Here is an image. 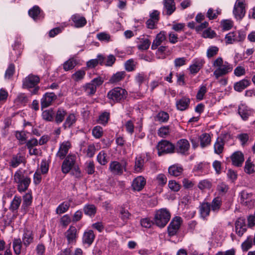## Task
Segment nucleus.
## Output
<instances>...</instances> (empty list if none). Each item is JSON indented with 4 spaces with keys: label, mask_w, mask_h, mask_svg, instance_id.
Returning a JSON list of instances; mask_svg holds the SVG:
<instances>
[{
    "label": "nucleus",
    "mask_w": 255,
    "mask_h": 255,
    "mask_svg": "<svg viewBox=\"0 0 255 255\" xmlns=\"http://www.w3.org/2000/svg\"><path fill=\"white\" fill-rule=\"evenodd\" d=\"M213 66L217 68L213 73V75L217 79L227 75L233 70L232 65L227 61L224 62L221 57H218L214 61Z\"/></svg>",
    "instance_id": "f257e3e1"
},
{
    "label": "nucleus",
    "mask_w": 255,
    "mask_h": 255,
    "mask_svg": "<svg viewBox=\"0 0 255 255\" xmlns=\"http://www.w3.org/2000/svg\"><path fill=\"white\" fill-rule=\"evenodd\" d=\"M13 182L16 184L17 190L21 193L26 191L31 182L29 177L20 170H17L13 175Z\"/></svg>",
    "instance_id": "f03ea898"
},
{
    "label": "nucleus",
    "mask_w": 255,
    "mask_h": 255,
    "mask_svg": "<svg viewBox=\"0 0 255 255\" xmlns=\"http://www.w3.org/2000/svg\"><path fill=\"white\" fill-rule=\"evenodd\" d=\"M40 82L39 77L35 75L29 74L22 81V88L29 90L31 95L38 94L40 89L38 84Z\"/></svg>",
    "instance_id": "7ed1b4c3"
},
{
    "label": "nucleus",
    "mask_w": 255,
    "mask_h": 255,
    "mask_svg": "<svg viewBox=\"0 0 255 255\" xmlns=\"http://www.w3.org/2000/svg\"><path fill=\"white\" fill-rule=\"evenodd\" d=\"M127 91L121 87L114 88L107 94V97L111 103L123 102L127 98Z\"/></svg>",
    "instance_id": "20e7f679"
},
{
    "label": "nucleus",
    "mask_w": 255,
    "mask_h": 255,
    "mask_svg": "<svg viewBox=\"0 0 255 255\" xmlns=\"http://www.w3.org/2000/svg\"><path fill=\"white\" fill-rule=\"evenodd\" d=\"M170 219V213L166 209H161L156 211L154 219V224L159 227H165Z\"/></svg>",
    "instance_id": "39448f33"
},
{
    "label": "nucleus",
    "mask_w": 255,
    "mask_h": 255,
    "mask_svg": "<svg viewBox=\"0 0 255 255\" xmlns=\"http://www.w3.org/2000/svg\"><path fill=\"white\" fill-rule=\"evenodd\" d=\"M76 158V156L72 154H69L64 158V160L61 166V170L63 173H68L73 167L77 166Z\"/></svg>",
    "instance_id": "423d86ee"
},
{
    "label": "nucleus",
    "mask_w": 255,
    "mask_h": 255,
    "mask_svg": "<svg viewBox=\"0 0 255 255\" xmlns=\"http://www.w3.org/2000/svg\"><path fill=\"white\" fill-rule=\"evenodd\" d=\"M175 146L174 151L182 155L187 156L189 154L190 145L189 142L184 138L178 140Z\"/></svg>",
    "instance_id": "0eeeda50"
},
{
    "label": "nucleus",
    "mask_w": 255,
    "mask_h": 255,
    "mask_svg": "<svg viewBox=\"0 0 255 255\" xmlns=\"http://www.w3.org/2000/svg\"><path fill=\"white\" fill-rule=\"evenodd\" d=\"M233 12L237 19L242 20L246 13L245 0H237Z\"/></svg>",
    "instance_id": "6e6552de"
},
{
    "label": "nucleus",
    "mask_w": 255,
    "mask_h": 255,
    "mask_svg": "<svg viewBox=\"0 0 255 255\" xmlns=\"http://www.w3.org/2000/svg\"><path fill=\"white\" fill-rule=\"evenodd\" d=\"M181 217L176 216L173 218L167 228L168 234L170 237L174 236L177 234L182 223Z\"/></svg>",
    "instance_id": "1a4fd4ad"
},
{
    "label": "nucleus",
    "mask_w": 255,
    "mask_h": 255,
    "mask_svg": "<svg viewBox=\"0 0 255 255\" xmlns=\"http://www.w3.org/2000/svg\"><path fill=\"white\" fill-rule=\"evenodd\" d=\"M174 147L175 146L173 144L167 140H162L157 145L159 155L175 152Z\"/></svg>",
    "instance_id": "9d476101"
},
{
    "label": "nucleus",
    "mask_w": 255,
    "mask_h": 255,
    "mask_svg": "<svg viewBox=\"0 0 255 255\" xmlns=\"http://www.w3.org/2000/svg\"><path fill=\"white\" fill-rule=\"evenodd\" d=\"M246 38L245 32L242 31L231 32L228 33L226 36V43L232 44L236 42L243 41Z\"/></svg>",
    "instance_id": "9b49d317"
},
{
    "label": "nucleus",
    "mask_w": 255,
    "mask_h": 255,
    "mask_svg": "<svg viewBox=\"0 0 255 255\" xmlns=\"http://www.w3.org/2000/svg\"><path fill=\"white\" fill-rule=\"evenodd\" d=\"M127 165V162L125 160L122 161L121 163L114 161L110 163L109 169L113 174L122 175L124 170L126 171Z\"/></svg>",
    "instance_id": "f8f14e48"
},
{
    "label": "nucleus",
    "mask_w": 255,
    "mask_h": 255,
    "mask_svg": "<svg viewBox=\"0 0 255 255\" xmlns=\"http://www.w3.org/2000/svg\"><path fill=\"white\" fill-rule=\"evenodd\" d=\"M71 147V143L68 141H65L61 143L56 154V157L61 160L63 159L66 157Z\"/></svg>",
    "instance_id": "ddd939ff"
},
{
    "label": "nucleus",
    "mask_w": 255,
    "mask_h": 255,
    "mask_svg": "<svg viewBox=\"0 0 255 255\" xmlns=\"http://www.w3.org/2000/svg\"><path fill=\"white\" fill-rule=\"evenodd\" d=\"M146 180L142 176H138L134 178L132 182L131 188L133 191H140L144 187Z\"/></svg>",
    "instance_id": "4468645a"
},
{
    "label": "nucleus",
    "mask_w": 255,
    "mask_h": 255,
    "mask_svg": "<svg viewBox=\"0 0 255 255\" xmlns=\"http://www.w3.org/2000/svg\"><path fill=\"white\" fill-rule=\"evenodd\" d=\"M57 98L56 95L53 93H46L41 99L42 108L49 106L52 102Z\"/></svg>",
    "instance_id": "2eb2a0df"
},
{
    "label": "nucleus",
    "mask_w": 255,
    "mask_h": 255,
    "mask_svg": "<svg viewBox=\"0 0 255 255\" xmlns=\"http://www.w3.org/2000/svg\"><path fill=\"white\" fill-rule=\"evenodd\" d=\"M163 3V13H165L167 15H171L176 9L174 0H164Z\"/></svg>",
    "instance_id": "dca6fc26"
},
{
    "label": "nucleus",
    "mask_w": 255,
    "mask_h": 255,
    "mask_svg": "<svg viewBox=\"0 0 255 255\" xmlns=\"http://www.w3.org/2000/svg\"><path fill=\"white\" fill-rule=\"evenodd\" d=\"M190 103V99L186 97H183L181 99L176 100V107L178 110L184 111L188 109Z\"/></svg>",
    "instance_id": "f3484780"
},
{
    "label": "nucleus",
    "mask_w": 255,
    "mask_h": 255,
    "mask_svg": "<svg viewBox=\"0 0 255 255\" xmlns=\"http://www.w3.org/2000/svg\"><path fill=\"white\" fill-rule=\"evenodd\" d=\"M166 41V35L164 31H161L156 36L155 39L153 40L151 45V49H156L163 42Z\"/></svg>",
    "instance_id": "a211bd4d"
},
{
    "label": "nucleus",
    "mask_w": 255,
    "mask_h": 255,
    "mask_svg": "<svg viewBox=\"0 0 255 255\" xmlns=\"http://www.w3.org/2000/svg\"><path fill=\"white\" fill-rule=\"evenodd\" d=\"M204 63L205 61L203 59H198L195 60L193 64L189 67V69L190 73L193 74L197 73L202 68Z\"/></svg>",
    "instance_id": "6ab92c4d"
},
{
    "label": "nucleus",
    "mask_w": 255,
    "mask_h": 255,
    "mask_svg": "<svg viewBox=\"0 0 255 255\" xmlns=\"http://www.w3.org/2000/svg\"><path fill=\"white\" fill-rule=\"evenodd\" d=\"M235 229L236 233L241 237L247 230L245 220L242 218H239L235 223Z\"/></svg>",
    "instance_id": "aec40b11"
},
{
    "label": "nucleus",
    "mask_w": 255,
    "mask_h": 255,
    "mask_svg": "<svg viewBox=\"0 0 255 255\" xmlns=\"http://www.w3.org/2000/svg\"><path fill=\"white\" fill-rule=\"evenodd\" d=\"M105 57L103 55L99 54L97 56V58L90 60L87 62L86 65L89 68H94L96 67L98 64L103 65Z\"/></svg>",
    "instance_id": "412c9836"
},
{
    "label": "nucleus",
    "mask_w": 255,
    "mask_h": 255,
    "mask_svg": "<svg viewBox=\"0 0 255 255\" xmlns=\"http://www.w3.org/2000/svg\"><path fill=\"white\" fill-rule=\"evenodd\" d=\"M251 84V81L249 80L244 79L236 82L234 85V89L237 92H241L248 87Z\"/></svg>",
    "instance_id": "4be33fe9"
},
{
    "label": "nucleus",
    "mask_w": 255,
    "mask_h": 255,
    "mask_svg": "<svg viewBox=\"0 0 255 255\" xmlns=\"http://www.w3.org/2000/svg\"><path fill=\"white\" fill-rule=\"evenodd\" d=\"M71 19L74 23L76 27H82L85 26L87 23L86 18L80 15L79 14H75L72 16Z\"/></svg>",
    "instance_id": "5701e85b"
},
{
    "label": "nucleus",
    "mask_w": 255,
    "mask_h": 255,
    "mask_svg": "<svg viewBox=\"0 0 255 255\" xmlns=\"http://www.w3.org/2000/svg\"><path fill=\"white\" fill-rule=\"evenodd\" d=\"M65 236L68 244L75 242L77 238L76 228L74 226H70L69 229L65 233Z\"/></svg>",
    "instance_id": "b1692460"
},
{
    "label": "nucleus",
    "mask_w": 255,
    "mask_h": 255,
    "mask_svg": "<svg viewBox=\"0 0 255 255\" xmlns=\"http://www.w3.org/2000/svg\"><path fill=\"white\" fill-rule=\"evenodd\" d=\"M231 158L233 164L237 166H241L244 161V155L241 151L234 153Z\"/></svg>",
    "instance_id": "393cba45"
},
{
    "label": "nucleus",
    "mask_w": 255,
    "mask_h": 255,
    "mask_svg": "<svg viewBox=\"0 0 255 255\" xmlns=\"http://www.w3.org/2000/svg\"><path fill=\"white\" fill-rule=\"evenodd\" d=\"M183 171L182 167L177 164L172 165L168 168V173L172 176H180L182 173Z\"/></svg>",
    "instance_id": "a878e982"
},
{
    "label": "nucleus",
    "mask_w": 255,
    "mask_h": 255,
    "mask_svg": "<svg viewBox=\"0 0 255 255\" xmlns=\"http://www.w3.org/2000/svg\"><path fill=\"white\" fill-rule=\"evenodd\" d=\"M144 160L141 156L136 157L135 159L134 172L140 173L143 170Z\"/></svg>",
    "instance_id": "bb28decb"
},
{
    "label": "nucleus",
    "mask_w": 255,
    "mask_h": 255,
    "mask_svg": "<svg viewBox=\"0 0 255 255\" xmlns=\"http://www.w3.org/2000/svg\"><path fill=\"white\" fill-rule=\"evenodd\" d=\"M199 210L200 214L203 218L208 216L211 210L210 203H202L199 207Z\"/></svg>",
    "instance_id": "cd10ccee"
},
{
    "label": "nucleus",
    "mask_w": 255,
    "mask_h": 255,
    "mask_svg": "<svg viewBox=\"0 0 255 255\" xmlns=\"http://www.w3.org/2000/svg\"><path fill=\"white\" fill-rule=\"evenodd\" d=\"M95 239V235L92 230H88L86 231L83 237V241L84 243L88 245H91L94 241Z\"/></svg>",
    "instance_id": "c85d7f7f"
},
{
    "label": "nucleus",
    "mask_w": 255,
    "mask_h": 255,
    "mask_svg": "<svg viewBox=\"0 0 255 255\" xmlns=\"http://www.w3.org/2000/svg\"><path fill=\"white\" fill-rule=\"evenodd\" d=\"M24 157L20 154L18 153L13 155L9 162L10 166L13 168L17 167L21 163L23 162Z\"/></svg>",
    "instance_id": "c756f323"
},
{
    "label": "nucleus",
    "mask_w": 255,
    "mask_h": 255,
    "mask_svg": "<svg viewBox=\"0 0 255 255\" xmlns=\"http://www.w3.org/2000/svg\"><path fill=\"white\" fill-rule=\"evenodd\" d=\"M238 113L244 120H246L251 115L250 111L249 110L247 107L244 105H241L239 106Z\"/></svg>",
    "instance_id": "7c9ffc66"
},
{
    "label": "nucleus",
    "mask_w": 255,
    "mask_h": 255,
    "mask_svg": "<svg viewBox=\"0 0 255 255\" xmlns=\"http://www.w3.org/2000/svg\"><path fill=\"white\" fill-rule=\"evenodd\" d=\"M211 205V210L217 212L220 210L222 205V199L219 197L215 198L212 201Z\"/></svg>",
    "instance_id": "2f4dec72"
},
{
    "label": "nucleus",
    "mask_w": 255,
    "mask_h": 255,
    "mask_svg": "<svg viewBox=\"0 0 255 255\" xmlns=\"http://www.w3.org/2000/svg\"><path fill=\"white\" fill-rule=\"evenodd\" d=\"M77 62L74 58H70L65 61L63 64V69L65 71L73 69L77 65Z\"/></svg>",
    "instance_id": "473e14b6"
},
{
    "label": "nucleus",
    "mask_w": 255,
    "mask_h": 255,
    "mask_svg": "<svg viewBox=\"0 0 255 255\" xmlns=\"http://www.w3.org/2000/svg\"><path fill=\"white\" fill-rule=\"evenodd\" d=\"M126 76L125 71L118 72L114 74L110 79L109 81L111 83H116L123 80Z\"/></svg>",
    "instance_id": "72a5a7b5"
},
{
    "label": "nucleus",
    "mask_w": 255,
    "mask_h": 255,
    "mask_svg": "<svg viewBox=\"0 0 255 255\" xmlns=\"http://www.w3.org/2000/svg\"><path fill=\"white\" fill-rule=\"evenodd\" d=\"M77 121V118L75 114H70L66 118L64 123V128H70L74 125Z\"/></svg>",
    "instance_id": "f704fd0d"
},
{
    "label": "nucleus",
    "mask_w": 255,
    "mask_h": 255,
    "mask_svg": "<svg viewBox=\"0 0 255 255\" xmlns=\"http://www.w3.org/2000/svg\"><path fill=\"white\" fill-rule=\"evenodd\" d=\"M83 210L84 213L90 217L94 216L97 211L95 206L93 204L86 205L84 206Z\"/></svg>",
    "instance_id": "c9c22d12"
},
{
    "label": "nucleus",
    "mask_w": 255,
    "mask_h": 255,
    "mask_svg": "<svg viewBox=\"0 0 255 255\" xmlns=\"http://www.w3.org/2000/svg\"><path fill=\"white\" fill-rule=\"evenodd\" d=\"M66 115V111L63 109H59L54 115L55 121L57 124H60L64 119Z\"/></svg>",
    "instance_id": "e433bc0d"
},
{
    "label": "nucleus",
    "mask_w": 255,
    "mask_h": 255,
    "mask_svg": "<svg viewBox=\"0 0 255 255\" xmlns=\"http://www.w3.org/2000/svg\"><path fill=\"white\" fill-rule=\"evenodd\" d=\"M70 201H65L60 204L56 208V212L58 214H61L66 212L70 206Z\"/></svg>",
    "instance_id": "4c0bfd02"
},
{
    "label": "nucleus",
    "mask_w": 255,
    "mask_h": 255,
    "mask_svg": "<svg viewBox=\"0 0 255 255\" xmlns=\"http://www.w3.org/2000/svg\"><path fill=\"white\" fill-rule=\"evenodd\" d=\"M200 146L204 148L210 144L211 137L208 133H203L200 136Z\"/></svg>",
    "instance_id": "58836bf2"
},
{
    "label": "nucleus",
    "mask_w": 255,
    "mask_h": 255,
    "mask_svg": "<svg viewBox=\"0 0 255 255\" xmlns=\"http://www.w3.org/2000/svg\"><path fill=\"white\" fill-rule=\"evenodd\" d=\"M224 142L221 138H218L214 144V151L219 154L221 153L224 149Z\"/></svg>",
    "instance_id": "ea45409f"
},
{
    "label": "nucleus",
    "mask_w": 255,
    "mask_h": 255,
    "mask_svg": "<svg viewBox=\"0 0 255 255\" xmlns=\"http://www.w3.org/2000/svg\"><path fill=\"white\" fill-rule=\"evenodd\" d=\"M21 202L20 197L15 196L10 203L9 209L13 212L16 211L18 209Z\"/></svg>",
    "instance_id": "a19ab883"
},
{
    "label": "nucleus",
    "mask_w": 255,
    "mask_h": 255,
    "mask_svg": "<svg viewBox=\"0 0 255 255\" xmlns=\"http://www.w3.org/2000/svg\"><path fill=\"white\" fill-rule=\"evenodd\" d=\"M33 237L31 232L26 231L24 232L22 238L23 243L26 247L28 246L33 242Z\"/></svg>",
    "instance_id": "79ce46f5"
},
{
    "label": "nucleus",
    "mask_w": 255,
    "mask_h": 255,
    "mask_svg": "<svg viewBox=\"0 0 255 255\" xmlns=\"http://www.w3.org/2000/svg\"><path fill=\"white\" fill-rule=\"evenodd\" d=\"M85 92L88 95H93L96 92L97 88L91 82L86 84L83 86Z\"/></svg>",
    "instance_id": "37998d69"
},
{
    "label": "nucleus",
    "mask_w": 255,
    "mask_h": 255,
    "mask_svg": "<svg viewBox=\"0 0 255 255\" xmlns=\"http://www.w3.org/2000/svg\"><path fill=\"white\" fill-rule=\"evenodd\" d=\"M40 9L39 6L35 5L30 9L28 11V14L34 20H36L40 14Z\"/></svg>",
    "instance_id": "c03bdc74"
},
{
    "label": "nucleus",
    "mask_w": 255,
    "mask_h": 255,
    "mask_svg": "<svg viewBox=\"0 0 255 255\" xmlns=\"http://www.w3.org/2000/svg\"><path fill=\"white\" fill-rule=\"evenodd\" d=\"M86 75L85 70L83 69L79 70L72 75V79L76 82H78L82 80Z\"/></svg>",
    "instance_id": "a18cd8bd"
},
{
    "label": "nucleus",
    "mask_w": 255,
    "mask_h": 255,
    "mask_svg": "<svg viewBox=\"0 0 255 255\" xmlns=\"http://www.w3.org/2000/svg\"><path fill=\"white\" fill-rule=\"evenodd\" d=\"M136 62L132 59L127 60L125 63V69L128 72L133 71L135 69Z\"/></svg>",
    "instance_id": "49530a36"
},
{
    "label": "nucleus",
    "mask_w": 255,
    "mask_h": 255,
    "mask_svg": "<svg viewBox=\"0 0 255 255\" xmlns=\"http://www.w3.org/2000/svg\"><path fill=\"white\" fill-rule=\"evenodd\" d=\"M55 113L52 110H45L42 114L43 119L47 121H51L54 119Z\"/></svg>",
    "instance_id": "de8ad7c7"
},
{
    "label": "nucleus",
    "mask_w": 255,
    "mask_h": 255,
    "mask_svg": "<svg viewBox=\"0 0 255 255\" xmlns=\"http://www.w3.org/2000/svg\"><path fill=\"white\" fill-rule=\"evenodd\" d=\"M110 118V113L107 112H104L102 113L100 116L98 120L99 124H102L103 126H106Z\"/></svg>",
    "instance_id": "09e8293b"
},
{
    "label": "nucleus",
    "mask_w": 255,
    "mask_h": 255,
    "mask_svg": "<svg viewBox=\"0 0 255 255\" xmlns=\"http://www.w3.org/2000/svg\"><path fill=\"white\" fill-rule=\"evenodd\" d=\"M255 165L251 162L250 158L247 160L245 165V171L248 174H252L255 172Z\"/></svg>",
    "instance_id": "8fccbe9b"
},
{
    "label": "nucleus",
    "mask_w": 255,
    "mask_h": 255,
    "mask_svg": "<svg viewBox=\"0 0 255 255\" xmlns=\"http://www.w3.org/2000/svg\"><path fill=\"white\" fill-rule=\"evenodd\" d=\"M252 195L243 191L241 193V200L242 203L245 205H248L251 201Z\"/></svg>",
    "instance_id": "3c124183"
},
{
    "label": "nucleus",
    "mask_w": 255,
    "mask_h": 255,
    "mask_svg": "<svg viewBox=\"0 0 255 255\" xmlns=\"http://www.w3.org/2000/svg\"><path fill=\"white\" fill-rule=\"evenodd\" d=\"M23 201L22 205V208L25 209L28 206H30L32 202V195L30 193H26L23 197Z\"/></svg>",
    "instance_id": "603ef678"
},
{
    "label": "nucleus",
    "mask_w": 255,
    "mask_h": 255,
    "mask_svg": "<svg viewBox=\"0 0 255 255\" xmlns=\"http://www.w3.org/2000/svg\"><path fill=\"white\" fill-rule=\"evenodd\" d=\"M21 241L20 239H14L13 241V248L14 253L19 255L21 252Z\"/></svg>",
    "instance_id": "864d4df0"
},
{
    "label": "nucleus",
    "mask_w": 255,
    "mask_h": 255,
    "mask_svg": "<svg viewBox=\"0 0 255 255\" xmlns=\"http://www.w3.org/2000/svg\"><path fill=\"white\" fill-rule=\"evenodd\" d=\"M169 119V115L165 112H160L156 116L155 120L161 123L166 122Z\"/></svg>",
    "instance_id": "5fc2aeb1"
},
{
    "label": "nucleus",
    "mask_w": 255,
    "mask_h": 255,
    "mask_svg": "<svg viewBox=\"0 0 255 255\" xmlns=\"http://www.w3.org/2000/svg\"><path fill=\"white\" fill-rule=\"evenodd\" d=\"M98 162L101 165H105L108 162L107 154L104 151H100L97 157Z\"/></svg>",
    "instance_id": "6e6d98bb"
},
{
    "label": "nucleus",
    "mask_w": 255,
    "mask_h": 255,
    "mask_svg": "<svg viewBox=\"0 0 255 255\" xmlns=\"http://www.w3.org/2000/svg\"><path fill=\"white\" fill-rule=\"evenodd\" d=\"M219 51V48L216 46H210L207 50V57L211 58L216 56Z\"/></svg>",
    "instance_id": "4d7b16f0"
},
{
    "label": "nucleus",
    "mask_w": 255,
    "mask_h": 255,
    "mask_svg": "<svg viewBox=\"0 0 255 255\" xmlns=\"http://www.w3.org/2000/svg\"><path fill=\"white\" fill-rule=\"evenodd\" d=\"M147 77L145 73L143 72L137 73L134 78L135 81L140 86L143 84L146 80Z\"/></svg>",
    "instance_id": "13d9d810"
},
{
    "label": "nucleus",
    "mask_w": 255,
    "mask_h": 255,
    "mask_svg": "<svg viewBox=\"0 0 255 255\" xmlns=\"http://www.w3.org/2000/svg\"><path fill=\"white\" fill-rule=\"evenodd\" d=\"M150 45V41L148 39H141L140 44L138 45L137 47L139 50H145L148 49Z\"/></svg>",
    "instance_id": "bf43d9fd"
},
{
    "label": "nucleus",
    "mask_w": 255,
    "mask_h": 255,
    "mask_svg": "<svg viewBox=\"0 0 255 255\" xmlns=\"http://www.w3.org/2000/svg\"><path fill=\"white\" fill-rule=\"evenodd\" d=\"M198 186L201 190L209 189L212 186V183L209 180L205 179L200 181Z\"/></svg>",
    "instance_id": "052dcab7"
},
{
    "label": "nucleus",
    "mask_w": 255,
    "mask_h": 255,
    "mask_svg": "<svg viewBox=\"0 0 255 255\" xmlns=\"http://www.w3.org/2000/svg\"><path fill=\"white\" fill-rule=\"evenodd\" d=\"M217 191L220 195L225 194L229 190L228 186L224 182L220 183L217 186Z\"/></svg>",
    "instance_id": "680f3d73"
},
{
    "label": "nucleus",
    "mask_w": 255,
    "mask_h": 255,
    "mask_svg": "<svg viewBox=\"0 0 255 255\" xmlns=\"http://www.w3.org/2000/svg\"><path fill=\"white\" fill-rule=\"evenodd\" d=\"M27 133L24 130L16 131L15 136L16 138L22 143L24 142L27 138Z\"/></svg>",
    "instance_id": "e2e57ef3"
},
{
    "label": "nucleus",
    "mask_w": 255,
    "mask_h": 255,
    "mask_svg": "<svg viewBox=\"0 0 255 255\" xmlns=\"http://www.w3.org/2000/svg\"><path fill=\"white\" fill-rule=\"evenodd\" d=\"M253 245V238L251 237H249L247 240L243 243L242 248L244 251H247L249 250Z\"/></svg>",
    "instance_id": "0e129e2a"
},
{
    "label": "nucleus",
    "mask_w": 255,
    "mask_h": 255,
    "mask_svg": "<svg viewBox=\"0 0 255 255\" xmlns=\"http://www.w3.org/2000/svg\"><path fill=\"white\" fill-rule=\"evenodd\" d=\"M14 65L13 64H10L6 69L5 74L4 77L5 79H10L13 75L14 72Z\"/></svg>",
    "instance_id": "69168bd1"
},
{
    "label": "nucleus",
    "mask_w": 255,
    "mask_h": 255,
    "mask_svg": "<svg viewBox=\"0 0 255 255\" xmlns=\"http://www.w3.org/2000/svg\"><path fill=\"white\" fill-rule=\"evenodd\" d=\"M180 185L174 180H170L168 183V187L173 192H177L180 189Z\"/></svg>",
    "instance_id": "338daca9"
},
{
    "label": "nucleus",
    "mask_w": 255,
    "mask_h": 255,
    "mask_svg": "<svg viewBox=\"0 0 255 255\" xmlns=\"http://www.w3.org/2000/svg\"><path fill=\"white\" fill-rule=\"evenodd\" d=\"M130 217V214L128 211L122 208L120 211V218L124 222H127Z\"/></svg>",
    "instance_id": "774afa93"
}]
</instances>
